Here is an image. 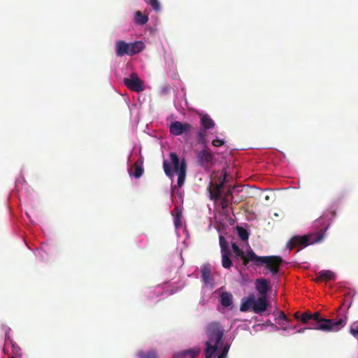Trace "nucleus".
I'll list each match as a JSON object with an SVG mask.
<instances>
[{"label": "nucleus", "mask_w": 358, "mask_h": 358, "mask_svg": "<svg viewBox=\"0 0 358 358\" xmlns=\"http://www.w3.org/2000/svg\"><path fill=\"white\" fill-rule=\"evenodd\" d=\"M206 332L208 340L205 343V356L212 358L222 342L224 329L219 322H212L207 325Z\"/></svg>", "instance_id": "1"}, {"label": "nucleus", "mask_w": 358, "mask_h": 358, "mask_svg": "<svg viewBox=\"0 0 358 358\" xmlns=\"http://www.w3.org/2000/svg\"><path fill=\"white\" fill-rule=\"evenodd\" d=\"M347 316L334 322L331 319L323 318L319 312L313 313L311 320L307 323L308 329L320 330L322 331H338L347 323Z\"/></svg>", "instance_id": "2"}, {"label": "nucleus", "mask_w": 358, "mask_h": 358, "mask_svg": "<svg viewBox=\"0 0 358 358\" xmlns=\"http://www.w3.org/2000/svg\"><path fill=\"white\" fill-rule=\"evenodd\" d=\"M134 167L135 169V171L133 173V176L136 178H139L141 177L144 172V169L143 167V161L139 159L137 162H136L134 164Z\"/></svg>", "instance_id": "20"}, {"label": "nucleus", "mask_w": 358, "mask_h": 358, "mask_svg": "<svg viewBox=\"0 0 358 358\" xmlns=\"http://www.w3.org/2000/svg\"><path fill=\"white\" fill-rule=\"evenodd\" d=\"M250 259L257 266L264 265L265 267L271 273L272 275H275L278 273L280 267L283 263V259L280 256H258L255 252H252L250 254Z\"/></svg>", "instance_id": "3"}, {"label": "nucleus", "mask_w": 358, "mask_h": 358, "mask_svg": "<svg viewBox=\"0 0 358 358\" xmlns=\"http://www.w3.org/2000/svg\"><path fill=\"white\" fill-rule=\"evenodd\" d=\"M306 329H308V327L301 328L297 330L298 333H303Z\"/></svg>", "instance_id": "35"}, {"label": "nucleus", "mask_w": 358, "mask_h": 358, "mask_svg": "<svg viewBox=\"0 0 358 358\" xmlns=\"http://www.w3.org/2000/svg\"><path fill=\"white\" fill-rule=\"evenodd\" d=\"M301 314L300 312L297 311L294 314V317L296 320L299 321L300 316H301Z\"/></svg>", "instance_id": "34"}, {"label": "nucleus", "mask_w": 358, "mask_h": 358, "mask_svg": "<svg viewBox=\"0 0 358 358\" xmlns=\"http://www.w3.org/2000/svg\"><path fill=\"white\" fill-rule=\"evenodd\" d=\"M186 170H187V164L185 159H182L180 163L179 172L178 173V187H181L185 182V177H186Z\"/></svg>", "instance_id": "16"}, {"label": "nucleus", "mask_w": 358, "mask_h": 358, "mask_svg": "<svg viewBox=\"0 0 358 358\" xmlns=\"http://www.w3.org/2000/svg\"><path fill=\"white\" fill-rule=\"evenodd\" d=\"M255 288L261 296H267V293L271 289L269 281L264 278H257L255 280Z\"/></svg>", "instance_id": "12"}, {"label": "nucleus", "mask_w": 358, "mask_h": 358, "mask_svg": "<svg viewBox=\"0 0 358 358\" xmlns=\"http://www.w3.org/2000/svg\"><path fill=\"white\" fill-rule=\"evenodd\" d=\"M350 333L355 338L358 337V325L353 323L350 325Z\"/></svg>", "instance_id": "30"}, {"label": "nucleus", "mask_w": 358, "mask_h": 358, "mask_svg": "<svg viewBox=\"0 0 358 358\" xmlns=\"http://www.w3.org/2000/svg\"><path fill=\"white\" fill-rule=\"evenodd\" d=\"M324 232L322 230L304 236H294L287 242V247L290 250L298 246L303 248L309 245L320 242L324 238Z\"/></svg>", "instance_id": "5"}, {"label": "nucleus", "mask_w": 358, "mask_h": 358, "mask_svg": "<svg viewBox=\"0 0 358 358\" xmlns=\"http://www.w3.org/2000/svg\"><path fill=\"white\" fill-rule=\"evenodd\" d=\"M169 157L171 162L166 159L164 160L163 168L165 174L171 178L174 175V172H179L181 162H180L177 154L175 152H171Z\"/></svg>", "instance_id": "7"}, {"label": "nucleus", "mask_w": 358, "mask_h": 358, "mask_svg": "<svg viewBox=\"0 0 358 358\" xmlns=\"http://www.w3.org/2000/svg\"><path fill=\"white\" fill-rule=\"evenodd\" d=\"M273 315L277 316L276 319L279 320H282L284 322H286L289 323L290 322V320L286 316L285 313L283 311H277L276 313L274 312Z\"/></svg>", "instance_id": "28"}, {"label": "nucleus", "mask_w": 358, "mask_h": 358, "mask_svg": "<svg viewBox=\"0 0 358 358\" xmlns=\"http://www.w3.org/2000/svg\"><path fill=\"white\" fill-rule=\"evenodd\" d=\"M313 314L310 312H304L300 316L299 321L304 324H307L310 320L312 318Z\"/></svg>", "instance_id": "26"}, {"label": "nucleus", "mask_w": 358, "mask_h": 358, "mask_svg": "<svg viewBox=\"0 0 358 358\" xmlns=\"http://www.w3.org/2000/svg\"><path fill=\"white\" fill-rule=\"evenodd\" d=\"M230 252L222 253V265L224 268H230L232 266V262L229 258Z\"/></svg>", "instance_id": "21"}, {"label": "nucleus", "mask_w": 358, "mask_h": 358, "mask_svg": "<svg viewBox=\"0 0 358 358\" xmlns=\"http://www.w3.org/2000/svg\"><path fill=\"white\" fill-rule=\"evenodd\" d=\"M140 358H157V354L155 352H148L146 353H141Z\"/></svg>", "instance_id": "31"}, {"label": "nucleus", "mask_w": 358, "mask_h": 358, "mask_svg": "<svg viewBox=\"0 0 358 358\" xmlns=\"http://www.w3.org/2000/svg\"><path fill=\"white\" fill-rule=\"evenodd\" d=\"M201 124L202 126V129L207 130L214 127L215 122L208 115H204L201 118Z\"/></svg>", "instance_id": "18"}, {"label": "nucleus", "mask_w": 358, "mask_h": 358, "mask_svg": "<svg viewBox=\"0 0 358 358\" xmlns=\"http://www.w3.org/2000/svg\"><path fill=\"white\" fill-rule=\"evenodd\" d=\"M192 126L188 122H181L179 121H174L169 125V131L173 136H180L183 134H188Z\"/></svg>", "instance_id": "8"}, {"label": "nucleus", "mask_w": 358, "mask_h": 358, "mask_svg": "<svg viewBox=\"0 0 358 358\" xmlns=\"http://www.w3.org/2000/svg\"><path fill=\"white\" fill-rule=\"evenodd\" d=\"M201 279L206 285L213 287L214 278L213 277L210 266L208 264L203 265L201 268Z\"/></svg>", "instance_id": "13"}, {"label": "nucleus", "mask_w": 358, "mask_h": 358, "mask_svg": "<svg viewBox=\"0 0 358 358\" xmlns=\"http://www.w3.org/2000/svg\"><path fill=\"white\" fill-rule=\"evenodd\" d=\"M149 4L155 10H159L160 8V4L158 0H149Z\"/></svg>", "instance_id": "32"}, {"label": "nucleus", "mask_w": 358, "mask_h": 358, "mask_svg": "<svg viewBox=\"0 0 358 358\" xmlns=\"http://www.w3.org/2000/svg\"><path fill=\"white\" fill-rule=\"evenodd\" d=\"M290 329H295L296 327H289Z\"/></svg>", "instance_id": "38"}, {"label": "nucleus", "mask_w": 358, "mask_h": 358, "mask_svg": "<svg viewBox=\"0 0 358 358\" xmlns=\"http://www.w3.org/2000/svg\"><path fill=\"white\" fill-rule=\"evenodd\" d=\"M199 348H194L187 350L182 351L176 355V358H195L200 353Z\"/></svg>", "instance_id": "15"}, {"label": "nucleus", "mask_w": 358, "mask_h": 358, "mask_svg": "<svg viewBox=\"0 0 358 358\" xmlns=\"http://www.w3.org/2000/svg\"><path fill=\"white\" fill-rule=\"evenodd\" d=\"M181 217H182V213L181 212H177L176 215L174 216V224L176 226V227H181L182 225V223H181Z\"/></svg>", "instance_id": "29"}, {"label": "nucleus", "mask_w": 358, "mask_h": 358, "mask_svg": "<svg viewBox=\"0 0 358 358\" xmlns=\"http://www.w3.org/2000/svg\"><path fill=\"white\" fill-rule=\"evenodd\" d=\"M123 83L129 90L132 91L140 92L144 90L142 80L135 73H132L130 76V78H124Z\"/></svg>", "instance_id": "9"}, {"label": "nucleus", "mask_w": 358, "mask_h": 358, "mask_svg": "<svg viewBox=\"0 0 358 358\" xmlns=\"http://www.w3.org/2000/svg\"><path fill=\"white\" fill-rule=\"evenodd\" d=\"M219 241L222 253L227 252H230V250L228 247V243L226 239L222 236H220Z\"/></svg>", "instance_id": "25"}, {"label": "nucleus", "mask_w": 358, "mask_h": 358, "mask_svg": "<svg viewBox=\"0 0 358 358\" xmlns=\"http://www.w3.org/2000/svg\"><path fill=\"white\" fill-rule=\"evenodd\" d=\"M232 294L229 292H224L220 295V301L222 306L227 308L232 305Z\"/></svg>", "instance_id": "17"}, {"label": "nucleus", "mask_w": 358, "mask_h": 358, "mask_svg": "<svg viewBox=\"0 0 358 358\" xmlns=\"http://www.w3.org/2000/svg\"><path fill=\"white\" fill-rule=\"evenodd\" d=\"M12 358H13V357H12Z\"/></svg>", "instance_id": "39"}, {"label": "nucleus", "mask_w": 358, "mask_h": 358, "mask_svg": "<svg viewBox=\"0 0 358 358\" xmlns=\"http://www.w3.org/2000/svg\"><path fill=\"white\" fill-rule=\"evenodd\" d=\"M136 22H147L148 21V17L143 15L141 11H137L135 15Z\"/></svg>", "instance_id": "27"}, {"label": "nucleus", "mask_w": 358, "mask_h": 358, "mask_svg": "<svg viewBox=\"0 0 358 358\" xmlns=\"http://www.w3.org/2000/svg\"><path fill=\"white\" fill-rule=\"evenodd\" d=\"M222 176H223V181L220 184L215 185L213 189H210V199L214 201H217L220 199L221 197V189L223 186L224 182H225L226 177H227V172L222 171Z\"/></svg>", "instance_id": "14"}, {"label": "nucleus", "mask_w": 358, "mask_h": 358, "mask_svg": "<svg viewBox=\"0 0 358 358\" xmlns=\"http://www.w3.org/2000/svg\"><path fill=\"white\" fill-rule=\"evenodd\" d=\"M224 143V141L223 140L218 139V138L214 139L212 141V144L215 147H220V146L222 145Z\"/></svg>", "instance_id": "33"}, {"label": "nucleus", "mask_w": 358, "mask_h": 358, "mask_svg": "<svg viewBox=\"0 0 358 358\" xmlns=\"http://www.w3.org/2000/svg\"><path fill=\"white\" fill-rule=\"evenodd\" d=\"M268 306L267 296L256 298L255 294H250L248 297L244 298L240 307L241 312H247L252 309L255 313L262 314Z\"/></svg>", "instance_id": "4"}, {"label": "nucleus", "mask_w": 358, "mask_h": 358, "mask_svg": "<svg viewBox=\"0 0 358 358\" xmlns=\"http://www.w3.org/2000/svg\"><path fill=\"white\" fill-rule=\"evenodd\" d=\"M231 192L229 190L223 197H220V205L222 209H226L229 206L231 200Z\"/></svg>", "instance_id": "22"}, {"label": "nucleus", "mask_w": 358, "mask_h": 358, "mask_svg": "<svg viewBox=\"0 0 358 358\" xmlns=\"http://www.w3.org/2000/svg\"><path fill=\"white\" fill-rule=\"evenodd\" d=\"M281 329H282V330H285H285L287 329V327H282V328H281Z\"/></svg>", "instance_id": "37"}, {"label": "nucleus", "mask_w": 358, "mask_h": 358, "mask_svg": "<svg viewBox=\"0 0 358 358\" xmlns=\"http://www.w3.org/2000/svg\"><path fill=\"white\" fill-rule=\"evenodd\" d=\"M144 48V43L142 41L127 43L124 41H119L116 43V55L118 57L124 55L131 56L141 52Z\"/></svg>", "instance_id": "6"}, {"label": "nucleus", "mask_w": 358, "mask_h": 358, "mask_svg": "<svg viewBox=\"0 0 358 358\" xmlns=\"http://www.w3.org/2000/svg\"><path fill=\"white\" fill-rule=\"evenodd\" d=\"M8 338H9V337H8V332H6V340H8Z\"/></svg>", "instance_id": "36"}, {"label": "nucleus", "mask_w": 358, "mask_h": 358, "mask_svg": "<svg viewBox=\"0 0 358 358\" xmlns=\"http://www.w3.org/2000/svg\"><path fill=\"white\" fill-rule=\"evenodd\" d=\"M335 278H336V275L332 271L323 270L319 273L318 277L317 278L316 280L317 281L322 280H334L335 279Z\"/></svg>", "instance_id": "19"}, {"label": "nucleus", "mask_w": 358, "mask_h": 358, "mask_svg": "<svg viewBox=\"0 0 358 358\" xmlns=\"http://www.w3.org/2000/svg\"><path fill=\"white\" fill-rule=\"evenodd\" d=\"M205 129H200L196 134V140L199 144L205 145L206 143V133Z\"/></svg>", "instance_id": "23"}, {"label": "nucleus", "mask_w": 358, "mask_h": 358, "mask_svg": "<svg viewBox=\"0 0 358 358\" xmlns=\"http://www.w3.org/2000/svg\"><path fill=\"white\" fill-rule=\"evenodd\" d=\"M231 247L233 249V251L235 254L236 257H239L243 260V264L244 266H247L250 262H252L251 259H250V253L252 252H254L252 249L248 250L245 253L239 248V247L236 243H232Z\"/></svg>", "instance_id": "11"}, {"label": "nucleus", "mask_w": 358, "mask_h": 358, "mask_svg": "<svg viewBox=\"0 0 358 358\" xmlns=\"http://www.w3.org/2000/svg\"><path fill=\"white\" fill-rule=\"evenodd\" d=\"M213 159L214 155L206 149L201 150L197 155L198 164L206 169L213 164Z\"/></svg>", "instance_id": "10"}, {"label": "nucleus", "mask_w": 358, "mask_h": 358, "mask_svg": "<svg viewBox=\"0 0 358 358\" xmlns=\"http://www.w3.org/2000/svg\"><path fill=\"white\" fill-rule=\"evenodd\" d=\"M236 229L238 236L242 241H245L248 240L249 234L245 229L242 227H237Z\"/></svg>", "instance_id": "24"}]
</instances>
